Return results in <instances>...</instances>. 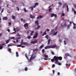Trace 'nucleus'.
<instances>
[{
  "label": "nucleus",
  "instance_id": "obj_44",
  "mask_svg": "<svg viewBox=\"0 0 76 76\" xmlns=\"http://www.w3.org/2000/svg\"><path fill=\"white\" fill-rule=\"evenodd\" d=\"M36 43H37V42H31V44H35Z\"/></svg>",
  "mask_w": 76,
  "mask_h": 76
},
{
  "label": "nucleus",
  "instance_id": "obj_20",
  "mask_svg": "<svg viewBox=\"0 0 76 76\" xmlns=\"http://www.w3.org/2000/svg\"><path fill=\"white\" fill-rule=\"evenodd\" d=\"M44 47V45H41V46H40V49H41L43 47Z\"/></svg>",
  "mask_w": 76,
  "mask_h": 76
},
{
  "label": "nucleus",
  "instance_id": "obj_8",
  "mask_svg": "<svg viewBox=\"0 0 76 76\" xmlns=\"http://www.w3.org/2000/svg\"><path fill=\"white\" fill-rule=\"evenodd\" d=\"M38 5V3L36 2L34 3V5L33 6L34 7V8L36 7Z\"/></svg>",
  "mask_w": 76,
  "mask_h": 76
},
{
  "label": "nucleus",
  "instance_id": "obj_25",
  "mask_svg": "<svg viewBox=\"0 0 76 76\" xmlns=\"http://www.w3.org/2000/svg\"><path fill=\"white\" fill-rule=\"evenodd\" d=\"M25 57H26V58H27V59H28V60H29V59H28V56H27V55L25 54Z\"/></svg>",
  "mask_w": 76,
  "mask_h": 76
},
{
  "label": "nucleus",
  "instance_id": "obj_53",
  "mask_svg": "<svg viewBox=\"0 0 76 76\" xmlns=\"http://www.w3.org/2000/svg\"><path fill=\"white\" fill-rule=\"evenodd\" d=\"M12 46L11 45H8V47H9L10 46Z\"/></svg>",
  "mask_w": 76,
  "mask_h": 76
},
{
  "label": "nucleus",
  "instance_id": "obj_61",
  "mask_svg": "<svg viewBox=\"0 0 76 76\" xmlns=\"http://www.w3.org/2000/svg\"><path fill=\"white\" fill-rule=\"evenodd\" d=\"M13 43L15 44V43H16V42H15V41H13Z\"/></svg>",
  "mask_w": 76,
  "mask_h": 76
},
{
  "label": "nucleus",
  "instance_id": "obj_35",
  "mask_svg": "<svg viewBox=\"0 0 76 76\" xmlns=\"http://www.w3.org/2000/svg\"><path fill=\"white\" fill-rule=\"evenodd\" d=\"M31 36H28V39H31Z\"/></svg>",
  "mask_w": 76,
  "mask_h": 76
},
{
  "label": "nucleus",
  "instance_id": "obj_50",
  "mask_svg": "<svg viewBox=\"0 0 76 76\" xmlns=\"http://www.w3.org/2000/svg\"><path fill=\"white\" fill-rule=\"evenodd\" d=\"M4 11V9H3L2 10V11L1 12V13H2V12H3V11Z\"/></svg>",
  "mask_w": 76,
  "mask_h": 76
},
{
  "label": "nucleus",
  "instance_id": "obj_21",
  "mask_svg": "<svg viewBox=\"0 0 76 76\" xmlns=\"http://www.w3.org/2000/svg\"><path fill=\"white\" fill-rule=\"evenodd\" d=\"M34 8H35V7H30L29 9H30L31 10H33L34 9Z\"/></svg>",
  "mask_w": 76,
  "mask_h": 76
},
{
  "label": "nucleus",
  "instance_id": "obj_63",
  "mask_svg": "<svg viewBox=\"0 0 76 76\" xmlns=\"http://www.w3.org/2000/svg\"><path fill=\"white\" fill-rule=\"evenodd\" d=\"M44 59L45 60H47V58H44Z\"/></svg>",
  "mask_w": 76,
  "mask_h": 76
},
{
  "label": "nucleus",
  "instance_id": "obj_5",
  "mask_svg": "<svg viewBox=\"0 0 76 76\" xmlns=\"http://www.w3.org/2000/svg\"><path fill=\"white\" fill-rule=\"evenodd\" d=\"M35 35L33 37V38L34 39H36L37 38V37L38 33H37V31H36L35 33Z\"/></svg>",
  "mask_w": 76,
  "mask_h": 76
},
{
  "label": "nucleus",
  "instance_id": "obj_52",
  "mask_svg": "<svg viewBox=\"0 0 76 76\" xmlns=\"http://www.w3.org/2000/svg\"><path fill=\"white\" fill-rule=\"evenodd\" d=\"M55 72V71H54V70H53V74H54V73Z\"/></svg>",
  "mask_w": 76,
  "mask_h": 76
},
{
  "label": "nucleus",
  "instance_id": "obj_6",
  "mask_svg": "<svg viewBox=\"0 0 76 76\" xmlns=\"http://www.w3.org/2000/svg\"><path fill=\"white\" fill-rule=\"evenodd\" d=\"M56 47H52L51 46H46L45 48H44V49H46L47 48L50 49V48H52V49H54V48H56Z\"/></svg>",
  "mask_w": 76,
  "mask_h": 76
},
{
  "label": "nucleus",
  "instance_id": "obj_10",
  "mask_svg": "<svg viewBox=\"0 0 76 76\" xmlns=\"http://www.w3.org/2000/svg\"><path fill=\"white\" fill-rule=\"evenodd\" d=\"M28 23H24V27H28Z\"/></svg>",
  "mask_w": 76,
  "mask_h": 76
},
{
  "label": "nucleus",
  "instance_id": "obj_30",
  "mask_svg": "<svg viewBox=\"0 0 76 76\" xmlns=\"http://www.w3.org/2000/svg\"><path fill=\"white\" fill-rule=\"evenodd\" d=\"M12 18L13 19H15V16L14 15H12Z\"/></svg>",
  "mask_w": 76,
  "mask_h": 76
},
{
  "label": "nucleus",
  "instance_id": "obj_31",
  "mask_svg": "<svg viewBox=\"0 0 76 76\" xmlns=\"http://www.w3.org/2000/svg\"><path fill=\"white\" fill-rule=\"evenodd\" d=\"M70 25H69L68 26H67V29H69V27H70Z\"/></svg>",
  "mask_w": 76,
  "mask_h": 76
},
{
  "label": "nucleus",
  "instance_id": "obj_11",
  "mask_svg": "<svg viewBox=\"0 0 76 76\" xmlns=\"http://www.w3.org/2000/svg\"><path fill=\"white\" fill-rule=\"evenodd\" d=\"M61 26H62V27H66V23H64V24H63H63H61Z\"/></svg>",
  "mask_w": 76,
  "mask_h": 76
},
{
  "label": "nucleus",
  "instance_id": "obj_24",
  "mask_svg": "<svg viewBox=\"0 0 76 76\" xmlns=\"http://www.w3.org/2000/svg\"><path fill=\"white\" fill-rule=\"evenodd\" d=\"M27 70H28V68L26 67L25 68H24V71H27Z\"/></svg>",
  "mask_w": 76,
  "mask_h": 76
},
{
  "label": "nucleus",
  "instance_id": "obj_60",
  "mask_svg": "<svg viewBox=\"0 0 76 76\" xmlns=\"http://www.w3.org/2000/svg\"><path fill=\"white\" fill-rule=\"evenodd\" d=\"M58 64L60 66L61 65V63H58Z\"/></svg>",
  "mask_w": 76,
  "mask_h": 76
},
{
  "label": "nucleus",
  "instance_id": "obj_18",
  "mask_svg": "<svg viewBox=\"0 0 76 76\" xmlns=\"http://www.w3.org/2000/svg\"><path fill=\"white\" fill-rule=\"evenodd\" d=\"M8 51L9 52V53H11V51H12V49H8Z\"/></svg>",
  "mask_w": 76,
  "mask_h": 76
},
{
  "label": "nucleus",
  "instance_id": "obj_45",
  "mask_svg": "<svg viewBox=\"0 0 76 76\" xmlns=\"http://www.w3.org/2000/svg\"><path fill=\"white\" fill-rule=\"evenodd\" d=\"M54 67H55V65L53 64V65L52 66V68H53Z\"/></svg>",
  "mask_w": 76,
  "mask_h": 76
},
{
  "label": "nucleus",
  "instance_id": "obj_22",
  "mask_svg": "<svg viewBox=\"0 0 76 76\" xmlns=\"http://www.w3.org/2000/svg\"><path fill=\"white\" fill-rule=\"evenodd\" d=\"M24 11L25 12H28V11L26 10V9L25 8H24Z\"/></svg>",
  "mask_w": 76,
  "mask_h": 76
},
{
  "label": "nucleus",
  "instance_id": "obj_49",
  "mask_svg": "<svg viewBox=\"0 0 76 76\" xmlns=\"http://www.w3.org/2000/svg\"><path fill=\"white\" fill-rule=\"evenodd\" d=\"M38 49H34V51H36V52L37 51V50Z\"/></svg>",
  "mask_w": 76,
  "mask_h": 76
},
{
  "label": "nucleus",
  "instance_id": "obj_57",
  "mask_svg": "<svg viewBox=\"0 0 76 76\" xmlns=\"http://www.w3.org/2000/svg\"><path fill=\"white\" fill-rule=\"evenodd\" d=\"M42 53H44V49H43L42 50Z\"/></svg>",
  "mask_w": 76,
  "mask_h": 76
},
{
  "label": "nucleus",
  "instance_id": "obj_26",
  "mask_svg": "<svg viewBox=\"0 0 76 76\" xmlns=\"http://www.w3.org/2000/svg\"><path fill=\"white\" fill-rule=\"evenodd\" d=\"M58 4H59V6H61L62 5V3L61 2H58Z\"/></svg>",
  "mask_w": 76,
  "mask_h": 76
},
{
  "label": "nucleus",
  "instance_id": "obj_33",
  "mask_svg": "<svg viewBox=\"0 0 76 76\" xmlns=\"http://www.w3.org/2000/svg\"><path fill=\"white\" fill-rule=\"evenodd\" d=\"M9 42V41L8 40H7L6 42H5V44H8Z\"/></svg>",
  "mask_w": 76,
  "mask_h": 76
},
{
  "label": "nucleus",
  "instance_id": "obj_17",
  "mask_svg": "<svg viewBox=\"0 0 76 76\" xmlns=\"http://www.w3.org/2000/svg\"><path fill=\"white\" fill-rule=\"evenodd\" d=\"M35 23L37 24V25H39V23H38V20H37L36 21H35Z\"/></svg>",
  "mask_w": 76,
  "mask_h": 76
},
{
  "label": "nucleus",
  "instance_id": "obj_41",
  "mask_svg": "<svg viewBox=\"0 0 76 76\" xmlns=\"http://www.w3.org/2000/svg\"><path fill=\"white\" fill-rule=\"evenodd\" d=\"M45 38H46L47 39H48V36L46 35L45 36Z\"/></svg>",
  "mask_w": 76,
  "mask_h": 76
},
{
  "label": "nucleus",
  "instance_id": "obj_27",
  "mask_svg": "<svg viewBox=\"0 0 76 76\" xmlns=\"http://www.w3.org/2000/svg\"><path fill=\"white\" fill-rule=\"evenodd\" d=\"M61 14L62 15H61V17L64 16H65V14L63 13V12Z\"/></svg>",
  "mask_w": 76,
  "mask_h": 76
},
{
  "label": "nucleus",
  "instance_id": "obj_59",
  "mask_svg": "<svg viewBox=\"0 0 76 76\" xmlns=\"http://www.w3.org/2000/svg\"><path fill=\"white\" fill-rule=\"evenodd\" d=\"M7 31L9 32H10V30L9 29H7Z\"/></svg>",
  "mask_w": 76,
  "mask_h": 76
},
{
  "label": "nucleus",
  "instance_id": "obj_1",
  "mask_svg": "<svg viewBox=\"0 0 76 76\" xmlns=\"http://www.w3.org/2000/svg\"><path fill=\"white\" fill-rule=\"evenodd\" d=\"M62 57L59 56H54L53 57V58L52 59H55V61H56L55 62V63H58V60H59V61L62 60Z\"/></svg>",
  "mask_w": 76,
  "mask_h": 76
},
{
  "label": "nucleus",
  "instance_id": "obj_62",
  "mask_svg": "<svg viewBox=\"0 0 76 76\" xmlns=\"http://www.w3.org/2000/svg\"><path fill=\"white\" fill-rule=\"evenodd\" d=\"M74 14H76V12L75 11H74Z\"/></svg>",
  "mask_w": 76,
  "mask_h": 76
},
{
  "label": "nucleus",
  "instance_id": "obj_34",
  "mask_svg": "<svg viewBox=\"0 0 76 76\" xmlns=\"http://www.w3.org/2000/svg\"><path fill=\"white\" fill-rule=\"evenodd\" d=\"M16 36L20 37V34H19L18 33V34H17V35H16Z\"/></svg>",
  "mask_w": 76,
  "mask_h": 76
},
{
  "label": "nucleus",
  "instance_id": "obj_7",
  "mask_svg": "<svg viewBox=\"0 0 76 76\" xmlns=\"http://www.w3.org/2000/svg\"><path fill=\"white\" fill-rule=\"evenodd\" d=\"M50 46V47H52L56 48V45L55 44H53L52 45L48 46Z\"/></svg>",
  "mask_w": 76,
  "mask_h": 76
},
{
  "label": "nucleus",
  "instance_id": "obj_29",
  "mask_svg": "<svg viewBox=\"0 0 76 76\" xmlns=\"http://www.w3.org/2000/svg\"><path fill=\"white\" fill-rule=\"evenodd\" d=\"M55 61V59H51V62H53V61Z\"/></svg>",
  "mask_w": 76,
  "mask_h": 76
},
{
  "label": "nucleus",
  "instance_id": "obj_37",
  "mask_svg": "<svg viewBox=\"0 0 76 76\" xmlns=\"http://www.w3.org/2000/svg\"><path fill=\"white\" fill-rule=\"evenodd\" d=\"M51 10H52V8H50V9H49V10H49V12H51Z\"/></svg>",
  "mask_w": 76,
  "mask_h": 76
},
{
  "label": "nucleus",
  "instance_id": "obj_58",
  "mask_svg": "<svg viewBox=\"0 0 76 76\" xmlns=\"http://www.w3.org/2000/svg\"><path fill=\"white\" fill-rule=\"evenodd\" d=\"M20 47H21V48H23L25 47V46H21Z\"/></svg>",
  "mask_w": 76,
  "mask_h": 76
},
{
  "label": "nucleus",
  "instance_id": "obj_2",
  "mask_svg": "<svg viewBox=\"0 0 76 76\" xmlns=\"http://www.w3.org/2000/svg\"><path fill=\"white\" fill-rule=\"evenodd\" d=\"M35 56H34V55H32L31 56V58H30L29 60V62H31V60L34 59H35Z\"/></svg>",
  "mask_w": 76,
  "mask_h": 76
},
{
  "label": "nucleus",
  "instance_id": "obj_16",
  "mask_svg": "<svg viewBox=\"0 0 76 76\" xmlns=\"http://www.w3.org/2000/svg\"><path fill=\"white\" fill-rule=\"evenodd\" d=\"M48 45H50V39H49L48 41Z\"/></svg>",
  "mask_w": 76,
  "mask_h": 76
},
{
  "label": "nucleus",
  "instance_id": "obj_15",
  "mask_svg": "<svg viewBox=\"0 0 76 76\" xmlns=\"http://www.w3.org/2000/svg\"><path fill=\"white\" fill-rule=\"evenodd\" d=\"M31 35H30V36H32V35H33V33L34 32V31H31Z\"/></svg>",
  "mask_w": 76,
  "mask_h": 76
},
{
  "label": "nucleus",
  "instance_id": "obj_4",
  "mask_svg": "<svg viewBox=\"0 0 76 76\" xmlns=\"http://www.w3.org/2000/svg\"><path fill=\"white\" fill-rule=\"evenodd\" d=\"M66 8H67V12L69 11V7H68V5H66V3H65L64 4H63V8L64 9L65 8V7H66Z\"/></svg>",
  "mask_w": 76,
  "mask_h": 76
},
{
  "label": "nucleus",
  "instance_id": "obj_54",
  "mask_svg": "<svg viewBox=\"0 0 76 76\" xmlns=\"http://www.w3.org/2000/svg\"><path fill=\"white\" fill-rule=\"evenodd\" d=\"M26 34H29V31H27V33H26Z\"/></svg>",
  "mask_w": 76,
  "mask_h": 76
},
{
  "label": "nucleus",
  "instance_id": "obj_46",
  "mask_svg": "<svg viewBox=\"0 0 76 76\" xmlns=\"http://www.w3.org/2000/svg\"><path fill=\"white\" fill-rule=\"evenodd\" d=\"M51 54H52V55H54V53L53 52H51Z\"/></svg>",
  "mask_w": 76,
  "mask_h": 76
},
{
  "label": "nucleus",
  "instance_id": "obj_13",
  "mask_svg": "<svg viewBox=\"0 0 76 76\" xmlns=\"http://www.w3.org/2000/svg\"><path fill=\"white\" fill-rule=\"evenodd\" d=\"M8 18H7L6 17H4L3 18H2V20H7Z\"/></svg>",
  "mask_w": 76,
  "mask_h": 76
},
{
  "label": "nucleus",
  "instance_id": "obj_38",
  "mask_svg": "<svg viewBox=\"0 0 76 76\" xmlns=\"http://www.w3.org/2000/svg\"><path fill=\"white\" fill-rule=\"evenodd\" d=\"M21 45H17V47H21Z\"/></svg>",
  "mask_w": 76,
  "mask_h": 76
},
{
  "label": "nucleus",
  "instance_id": "obj_3",
  "mask_svg": "<svg viewBox=\"0 0 76 76\" xmlns=\"http://www.w3.org/2000/svg\"><path fill=\"white\" fill-rule=\"evenodd\" d=\"M23 39L21 40V45H28V43H27V42H23Z\"/></svg>",
  "mask_w": 76,
  "mask_h": 76
},
{
  "label": "nucleus",
  "instance_id": "obj_55",
  "mask_svg": "<svg viewBox=\"0 0 76 76\" xmlns=\"http://www.w3.org/2000/svg\"><path fill=\"white\" fill-rule=\"evenodd\" d=\"M75 29H76V27H75V26H73V29H75Z\"/></svg>",
  "mask_w": 76,
  "mask_h": 76
},
{
  "label": "nucleus",
  "instance_id": "obj_40",
  "mask_svg": "<svg viewBox=\"0 0 76 76\" xmlns=\"http://www.w3.org/2000/svg\"><path fill=\"white\" fill-rule=\"evenodd\" d=\"M1 45H0V50H1V49H2V46H1Z\"/></svg>",
  "mask_w": 76,
  "mask_h": 76
},
{
  "label": "nucleus",
  "instance_id": "obj_19",
  "mask_svg": "<svg viewBox=\"0 0 76 76\" xmlns=\"http://www.w3.org/2000/svg\"><path fill=\"white\" fill-rule=\"evenodd\" d=\"M16 57H18V52H16Z\"/></svg>",
  "mask_w": 76,
  "mask_h": 76
},
{
  "label": "nucleus",
  "instance_id": "obj_47",
  "mask_svg": "<svg viewBox=\"0 0 76 76\" xmlns=\"http://www.w3.org/2000/svg\"><path fill=\"white\" fill-rule=\"evenodd\" d=\"M61 42H62V40H61V39H59V43H60Z\"/></svg>",
  "mask_w": 76,
  "mask_h": 76
},
{
  "label": "nucleus",
  "instance_id": "obj_36",
  "mask_svg": "<svg viewBox=\"0 0 76 76\" xmlns=\"http://www.w3.org/2000/svg\"><path fill=\"white\" fill-rule=\"evenodd\" d=\"M57 34V32H56V33H54L53 34V35H56Z\"/></svg>",
  "mask_w": 76,
  "mask_h": 76
},
{
  "label": "nucleus",
  "instance_id": "obj_32",
  "mask_svg": "<svg viewBox=\"0 0 76 76\" xmlns=\"http://www.w3.org/2000/svg\"><path fill=\"white\" fill-rule=\"evenodd\" d=\"M44 57H45V58H47V57H48V56L46 55H44Z\"/></svg>",
  "mask_w": 76,
  "mask_h": 76
},
{
  "label": "nucleus",
  "instance_id": "obj_39",
  "mask_svg": "<svg viewBox=\"0 0 76 76\" xmlns=\"http://www.w3.org/2000/svg\"><path fill=\"white\" fill-rule=\"evenodd\" d=\"M10 39H15V37H11Z\"/></svg>",
  "mask_w": 76,
  "mask_h": 76
},
{
  "label": "nucleus",
  "instance_id": "obj_64",
  "mask_svg": "<svg viewBox=\"0 0 76 76\" xmlns=\"http://www.w3.org/2000/svg\"><path fill=\"white\" fill-rule=\"evenodd\" d=\"M74 7L76 8V4H75V5L74 6Z\"/></svg>",
  "mask_w": 76,
  "mask_h": 76
},
{
  "label": "nucleus",
  "instance_id": "obj_48",
  "mask_svg": "<svg viewBox=\"0 0 76 76\" xmlns=\"http://www.w3.org/2000/svg\"><path fill=\"white\" fill-rule=\"evenodd\" d=\"M66 55H67V56H69L70 57H71V56H70V55H69V54L68 53L66 54Z\"/></svg>",
  "mask_w": 76,
  "mask_h": 76
},
{
  "label": "nucleus",
  "instance_id": "obj_56",
  "mask_svg": "<svg viewBox=\"0 0 76 76\" xmlns=\"http://www.w3.org/2000/svg\"><path fill=\"white\" fill-rule=\"evenodd\" d=\"M63 42H64V45H66V42H65V41H63Z\"/></svg>",
  "mask_w": 76,
  "mask_h": 76
},
{
  "label": "nucleus",
  "instance_id": "obj_28",
  "mask_svg": "<svg viewBox=\"0 0 76 76\" xmlns=\"http://www.w3.org/2000/svg\"><path fill=\"white\" fill-rule=\"evenodd\" d=\"M37 17H39V18H43V16L39 15V16H37Z\"/></svg>",
  "mask_w": 76,
  "mask_h": 76
},
{
  "label": "nucleus",
  "instance_id": "obj_43",
  "mask_svg": "<svg viewBox=\"0 0 76 76\" xmlns=\"http://www.w3.org/2000/svg\"><path fill=\"white\" fill-rule=\"evenodd\" d=\"M16 39H20V37H18V38H16Z\"/></svg>",
  "mask_w": 76,
  "mask_h": 76
},
{
  "label": "nucleus",
  "instance_id": "obj_14",
  "mask_svg": "<svg viewBox=\"0 0 76 76\" xmlns=\"http://www.w3.org/2000/svg\"><path fill=\"white\" fill-rule=\"evenodd\" d=\"M40 27V26H37V28H35V30L39 29V28Z\"/></svg>",
  "mask_w": 76,
  "mask_h": 76
},
{
  "label": "nucleus",
  "instance_id": "obj_12",
  "mask_svg": "<svg viewBox=\"0 0 76 76\" xmlns=\"http://www.w3.org/2000/svg\"><path fill=\"white\" fill-rule=\"evenodd\" d=\"M35 17L34 16H32V15H30V18H34Z\"/></svg>",
  "mask_w": 76,
  "mask_h": 76
},
{
  "label": "nucleus",
  "instance_id": "obj_51",
  "mask_svg": "<svg viewBox=\"0 0 76 76\" xmlns=\"http://www.w3.org/2000/svg\"><path fill=\"white\" fill-rule=\"evenodd\" d=\"M72 11H75V10H74V9L73 8H72Z\"/></svg>",
  "mask_w": 76,
  "mask_h": 76
},
{
  "label": "nucleus",
  "instance_id": "obj_9",
  "mask_svg": "<svg viewBox=\"0 0 76 76\" xmlns=\"http://www.w3.org/2000/svg\"><path fill=\"white\" fill-rule=\"evenodd\" d=\"M55 17V18L56 17V15L54 14L53 13L51 14V17Z\"/></svg>",
  "mask_w": 76,
  "mask_h": 76
},
{
  "label": "nucleus",
  "instance_id": "obj_42",
  "mask_svg": "<svg viewBox=\"0 0 76 76\" xmlns=\"http://www.w3.org/2000/svg\"><path fill=\"white\" fill-rule=\"evenodd\" d=\"M36 42V43H37V40H35V41H34V42Z\"/></svg>",
  "mask_w": 76,
  "mask_h": 76
},
{
  "label": "nucleus",
  "instance_id": "obj_23",
  "mask_svg": "<svg viewBox=\"0 0 76 76\" xmlns=\"http://www.w3.org/2000/svg\"><path fill=\"white\" fill-rule=\"evenodd\" d=\"M47 34V33H46V31L44 33L42 34V36H43L44 35H46Z\"/></svg>",
  "mask_w": 76,
  "mask_h": 76
}]
</instances>
